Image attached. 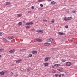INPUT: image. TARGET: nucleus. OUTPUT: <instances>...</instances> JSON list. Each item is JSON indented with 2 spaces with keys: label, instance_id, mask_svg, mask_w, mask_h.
Listing matches in <instances>:
<instances>
[{
  "label": "nucleus",
  "instance_id": "f257e3e1",
  "mask_svg": "<svg viewBox=\"0 0 77 77\" xmlns=\"http://www.w3.org/2000/svg\"><path fill=\"white\" fill-rule=\"evenodd\" d=\"M50 45V44L48 43H45L44 44V45L45 46H48V45Z\"/></svg>",
  "mask_w": 77,
  "mask_h": 77
},
{
  "label": "nucleus",
  "instance_id": "f03ea898",
  "mask_svg": "<svg viewBox=\"0 0 77 77\" xmlns=\"http://www.w3.org/2000/svg\"><path fill=\"white\" fill-rule=\"evenodd\" d=\"M53 41V39L52 38L49 39L47 40V42H52V41Z\"/></svg>",
  "mask_w": 77,
  "mask_h": 77
},
{
  "label": "nucleus",
  "instance_id": "7ed1b4c3",
  "mask_svg": "<svg viewBox=\"0 0 77 77\" xmlns=\"http://www.w3.org/2000/svg\"><path fill=\"white\" fill-rule=\"evenodd\" d=\"M37 32L39 33H43V31L42 30H39Z\"/></svg>",
  "mask_w": 77,
  "mask_h": 77
},
{
  "label": "nucleus",
  "instance_id": "20e7f679",
  "mask_svg": "<svg viewBox=\"0 0 77 77\" xmlns=\"http://www.w3.org/2000/svg\"><path fill=\"white\" fill-rule=\"evenodd\" d=\"M58 35H65V33L59 32H58Z\"/></svg>",
  "mask_w": 77,
  "mask_h": 77
},
{
  "label": "nucleus",
  "instance_id": "39448f33",
  "mask_svg": "<svg viewBox=\"0 0 77 77\" xmlns=\"http://www.w3.org/2000/svg\"><path fill=\"white\" fill-rule=\"evenodd\" d=\"M13 38H14V36H11L10 37H8L7 39H13Z\"/></svg>",
  "mask_w": 77,
  "mask_h": 77
},
{
  "label": "nucleus",
  "instance_id": "423d86ee",
  "mask_svg": "<svg viewBox=\"0 0 77 77\" xmlns=\"http://www.w3.org/2000/svg\"><path fill=\"white\" fill-rule=\"evenodd\" d=\"M37 41L38 42H42V40L41 39H40L39 38H37Z\"/></svg>",
  "mask_w": 77,
  "mask_h": 77
},
{
  "label": "nucleus",
  "instance_id": "0eeeda50",
  "mask_svg": "<svg viewBox=\"0 0 77 77\" xmlns=\"http://www.w3.org/2000/svg\"><path fill=\"white\" fill-rule=\"evenodd\" d=\"M15 51V49H13V50L10 51H9V52H10V53H14V52Z\"/></svg>",
  "mask_w": 77,
  "mask_h": 77
},
{
  "label": "nucleus",
  "instance_id": "6e6552de",
  "mask_svg": "<svg viewBox=\"0 0 77 77\" xmlns=\"http://www.w3.org/2000/svg\"><path fill=\"white\" fill-rule=\"evenodd\" d=\"M48 59H49V58H48V57H47L44 60L45 62H47V61L48 60Z\"/></svg>",
  "mask_w": 77,
  "mask_h": 77
},
{
  "label": "nucleus",
  "instance_id": "1a4fd4ad",
  "mask_svg": "<svg viewBox=\"0 0 77 77\" xmlns=\"http://www.w3.org/2000/svg\"><path fill=\"white\" fill-rule=\"evenodd\" d=\"M32 53H33L34 54H37V51H32Z\"/></svg>",
  "mask_w": 77,
  "mask_h": 77
},
{
  "label": "nucleus",
  "instance_id": "9d476101",
  "mask_svg": "<svg viewBox=\"0 0 77 77\" xmlns=\"http://www.w3.org/2000/svg\"><path fill=\"white\" fill-rule=\"evenodd\" d=\"M21 62V60H17L16 61V63H20Z\"/></svg>",
  "mask_w": 77,
  "mask_h": 77
},
{
  "label": "nucleus",
  "instance_id": "9b49d317",
  "mask_svg": "<svg viewBox=\"0 0 77 77\" xmlns=\"http://www.w3.org/2000/svg\"><path fill=\"white\" fill-rule=\"evenodd\" d=\"M55 4L56 2L54 1H52L51 2V4H52V5H54Z\"/></svg>",
  "mask_w": 77,
  "mask_h": 77
},
{
  "label": "nucleus",
  "instance_id": "f8f14e48",
  "mask_svg": "<svg viewBox=\"0 0 77 77\" xmlns=\"http://www.w3.org/2000/svg\"><path fill=\"white\" fill-rule=\"evenodd\" d=\"M72 18L71 17H68V20H72Z\"/></svg>",
  "mask_w": 77,
  "mask_h": 77
},
{
  "label": "nucleus",
  "instance_id": "ddd939ff",
  "mask_svg": "<svg viewBox=\"0 0 77 77\" xmlns=\"http://www.w3.org/2000/svg\"><path fill=\"white\" fill-rule=\"evenodd\" d=\"M30 25L27 26H25V28L26 29H29V28H30Z\"/></svg>",
  "mask_w": 77,
  "mask_h": 77
},
{
  "label": "nucleus",
  "instance_id": "4468645a",
  "mask_svg": "<svg viewBox=\"0 0 77 77\" xmlns=\"http://www.w3.org/2000/svg\"><path fill=\"white\" fill-rule=\"evenodd\" d=\"M18 24L19 26H21L22 24H23V23L21 22H19L18 23Z\"/></svg>",
  "mask_w": 77,
  "mask_h": 77
},
{
  "label": "nucleus",
  "instance_id": "2eb2a0df",
  "mask_svg": "<svg viewBox=\"0 0 77 77\" xmlns=\"http://www.w3.org/2000/svg\"><path fill=\"white\" fill-rule=\"evenodd\" d=\"M0 74L1 75H3V74H5V72H0Z\"/></svg>",
  "mask_w": 77,
  "mask_h": 77
},
{
  "label": "nucleus",
  "instance_id": "dca6fc26",
  "mask_svg": "<svg viewBox=\"0 0 77 77\" xmlns=\"http://www.w3.org/2000/svg\"><path fill=\"white\" fill-rule=\"evenodd\" d=\"M4 51V49H0V52H3Z\"/></svg>",
  "mask_w": 77,
  "mask_h": 77
},
{
  "label": "nucleus",
  "instance_id": "f3484780",
  "mask_svg": "<svg viewBox=\"0 0 77 77\" xmlns=\"http://www.w3.org/2000/svg\"><path fill=\"white\" fill-rule=\"evenodd\" d=\"M44 65H45V66H47L48 65V63H45L44 64Z\"/></svg>",
  "mask_w": 77,
  "mask_h": 77
},
{
  "label": "nucleus",
  "instance_id": "a211bd4d",
  "mask_svg": "<svg viewBox=\"0 0 77 77\" xmlns=\"http://www.w3.org/2000/svg\"><path fill=\"white\" fill-rule=\"evenodd\" d=\"M54 66H59L60 65L57 64H54Z\"/></svg>",
  "mask_w": 77,
  "mask_h": 77
},
{
  "label": "nucleus",
  "instance_id": "6ab92c4d",
  "mask_svg": "<svg viewBox=\"0 0 77 77\" xmlns=\"http://www.w3.org/2000/svg\"><path fill=\"white\" fill-rule=\"evenodd\" d=\"M71 65V63L70 62H68V66Z\"/></svg>",
  "mask_w": 77,
  "mask_h": 77
},
{
  "label": "nucleus",
  "instance_id": "aec40b11",
  "mask_svg": "<svg viewBox=\"0 0 77 77\" xmlns=\"http://www.w3.org/2000/svg\"><path fill=\"white\" fill-rule=\"evenodd\" d=\"M31 71V69L30 68H28L27 70L28 72H29V71Z\"/></svg>",
  "mask_w": 77,
  "mask_h": 77
},
{
  "label": "nucleus",
  "instance_id": "412c9836",
  "mask_svg": "<svg viewBox=\"0 0 77 77\" xmlns=\"http://www.w3.org/2000/svg\"><path fill=\"white\" fill-rule=\"evenodd\" d=\"M32 56V55L31 54H29L28 55V57H31Z\"/></svg>",
  "mask_w": 77,
  "mask_h": 77
},
{
  "label": "nucleus",
  "instance_id": "4be33fe9",
  "mask_svg": "<svg viewBox=\"0 0 77 77\" xmlns=\"http://www.w3.org/2000/svg\"><path fill=\"white\" fill-rule=\"evenodd\" d=\"M6 4L7 5H9V4H10V2H7L6 3Z\"/></svg>",
  "mask_w": 77,
  "mask_h": 77
},
{
  "label": "nucleus",
  "instance_id": "5701e85b",
  "mask_svg": "<svg viewBox=\"0 0 77 77\" xmlns=\"http://www.w3.org/2000/svg\"><path fill=\"white\" fill-rule=\"evenodd\" d=\"M52 72L53 73H56V70H54L52 71Z\"/></svg>",
  "mask_w": 77,
  "mask_h": 77
},
{
  "label": "nucleus",
  "instance_id": "b1692460",
  "mask_svg": "<svg viewBox=\"0 0 77 77\" xmlns=\"http://www.w3.org/2000/svg\"><path fill=\"white\" fill-rule=\"evenodd\" d=\"M30 25H32V24H33V23L32 22H29Z\"/></svg>",
  "mask_w": 77,
  "mask_h": 77
},
{
  "label": "nucleus",
  "instance_id": "393cba45",
  "mask_svg": "<svg viewBox=\"0 0 77 77\" xmlns=\"http://www.w3.org/2000/svg\"><path fill=\"white\" fill-rule=\"evenodd\" d=\"M55 77H58V76H59V74H56L55 75Z\"/></svg>",
  "mask_w": 77,
  "mask_h": 77
},
{
  "label": "nucleus",
  "instance_id": "a878e982",
  "mask_svg": "<svg viewBox=\"0 0 77 77\" xmlns=\"http://www.w3.org/2000/svg\"><path fill=\"white\" fill-rule=\"evenodd\" d=\"M3 40L4 41H5V42H7V40L5 38H3Z\"/></svg>",
  "mask_w": 77,
  "mask_h": 77
},
{
  "label": "nucleus",
  "instance_id": "bb28decb",
  "mask_svg": "<svg viewBox=\"0 0 77 77\" xmlns=\"http://www.w3.org/2000/svg\"><path fill=\"white\" fill-rule=\"evenodd\" d=\"M21 15H22V14H18L17 17H21Z\"/></svg>",
  "mask_w": 77,
  "mask_h": 77
},
{
  "label": "nucleus",
  "instance_id": "cd10ccee",
  "mask_svg": "<svg viewBox=\"0 0 77 77\" xmlns=\"http://www.w3.org/2000/svg\"><path fill=\"white\" fill-rule=\"evenodd\" d=\"M72 12L73 13H75L77 12V11H76V10H74Z\"/></svg>",
  "mask_w": 77,
  "mask_h": 77
},
{
  "label": "nucleus",
  "instance_id": "c85d7f7f",
  "mask_svg": "<svg viewBox=\"0 0 77 77\" xmlns=\"http://www.w3.org/2000/svg\"><path fill=\"white\" fill-rule=\"evenodd\" d=\"M25 25H30L29 23H26Z\"/></svg>",
  "mask_w": 77,
  "mask_h": 77
},
{
  "label": "nucleus",
  "instance_id": "c756f323",
  "mask_svg": "<svg viewBox=\"0 0 77 77\" xmlns=\"http://www.w3.org/2000/svg\"><path fill=\"white\" fill-rule=\"evenodd\" d=\"M14 76L15 77H18V75L17 73L16 75H14Z\"/></svg>",
  "mask_w": 77,
  "mask_h": 77
},
{
  "label": "nucleus",
  "instance_id": "7c9ffc66",
  "mask_svg": "<svg viewBox=\"0 0 77 77\" xmlns=\"http://www.w3.org/2000/svg\"><path fill=\"white\" fill-rule=\"evenodd\" d=\"M20 51H24V49H20Z\"/></svg>",
  "mask_w": 77,
  "mask_h": 77
},
{
  "label": "nucleus",
  "instance_id": "2f4dec72",
  "mask_svg": "<svg viewBox=\"0 0 77 77\" xmlns=\"http://www.w3.org/2000/svg\"><path fill=\"white\" fill-rule=\"evenodd\" d=\"M63 62H65V60L62 59L61 60Z\"/></svg>",
  "mask_w": 77,
  "mask_h": 77
},
{
  "label": "nucleus",
  "instance_id": "473e14b6",
  "mask_svg": "<svg viewBox=\"0 0 77 77\" xmlns=\"http://www.w3.org/2000/svg\"><path fill=\"white\" fill-rule=\"evenodd\" d=\"M40 6L41 7H43V6H44V5L42 4H40Z\"/></svg>",
  "mask_w": 77,
  "mask_h": 77
},
{
  "label": "nucleus",
  "instance_id": "72a5a7b5",
  "mask_svg": "<svg viewBox=\"0 0 77 77\" xmlns=\"http://www.w3.org/2000/svg\"><path fill=\"white\" fill-rule=\"evenodd\" d=\"M37 40H38V38H37L36 39H34V42H36V41H37Z\"/></svg>",
  "mask_w": 77,
  "mask_h": 77
},
{
  "label": "nucleus",
  "instance_id": "f704fd0d",
  "mask_svg": "<svg viewBox=\"0 0 77 77\" xmlns=\"http://www.w3.org/2000/svg\"><path fill=\"white\" fill-rule=\"evenodd\" d=\"M64 20L65 21H68V18H66V17L64 18Z\"/></svg>",
  "mask_w": 77,
  "mask_h": 77
},
{
  "label": "nucleus",
  "instance_id": "c9c22d12",
  "mask_svg": "<svg viewBox=\"0 0 77 77\" xmlns=\"http://www.w3.org/2000/svg\"><path fill=\"white\" fill-rule=\"evenodd\" d=\"M45 0H39L38 2H42V1H44Z\"/></svg>",
  "mask_w": 77,
  "mask_h": 77
},
{
  "label": "nucleus",
  "instance_id": "e433bc0d",
  "mask_svg": "<svg viewBox=\"0 0 77 77\" xmlns=\"http://www.w3.org/2000/svg\"><path fill=\"white\" fill-rule=\"evenodd\" d=\"M51 23H54V20H53L51 21Z\"/></svg>",
  "mask_w": 77,
  "mask_h": 77
},
{
  "label": "nucleus",
  "instance_id": "4c0bfd02",
  "mask_svg": "<svg viewBox=\"0 0 77 77\" xmlns=\"http://www.w3.org/2000/svg\"><path fill=\"white\" fill-rule=\"evenodd\" d=\"M60 70L61 71H63V68H61L60 69Z\"/></svg>",
  "mask_w": 77,
  "mask_h": 77
},
{
  "label": "nucleus",
  "instance_id": "58836bf2",
  "mask_svg": "<svg viewBox=\"0 0 77 77\" xmlns=\"http://www.w3.org/2000/svg\"><path fill=\"white\" fill-rule=\"evenodd\" d=\"M47 21V20H46V19H44L43 20V21H45V22H46V21Z\"/></svg>",
  "mask_w": 77,
  "mask_h": 77
},
{
  "label": "nucleus",
  "instance_id": "ea45409f",
  "mask_svg": "<svg viewBox=\"0 0 77 77\" xmlns=\"http://www.w3.org/2000/svg\"><path fill=\"white\" fill-rule=\"evenodd\" d=\"M62 75V74H60L59 75H58L59 77H61V76Z\"/></svg>",
  "mask_w": 77,
  "mask_h": 77
},
{
  "label": "nucleus",
  "instance_id": "a19ab883",
  "mask_svg": "<svg viewBox=\"0 0 77 77\" xmlns=\"http://www.w3.org/2000/svg\"><path fill=\"white\" fill-rule=\"evenodd\" d=\"M31 8L32 9H34V8H35V7H34V6H32L31 7Z\"/></svg>",
  "mask_w": 77,
  "mask_h": 77
},
{
  "label": "nucleus",
  "instance_id": "79ce46f5",
  "mask_svg": "<svg viewBox=\"0 0 77 77\" xmlns=\"http://www.w3.org/2000/svg\"><path fill=\"white\" fill-rule=\"evenodd\" d=\"M65 28H68V25H66L65 26Z\"/></svg>",
  "mask_w": 77,
  "mask_h": 77
},
{
  "label": "nucleus",
  "instance_id": "37998d69",
  "mask_svg": "<svg viewBox=\"0 0 77 77\" xmlns=\"http://www.w3.org/2000/svg\"><path fill=\"white\" fill-rule=\"evenodd\" d=\"M2 33L0 32V36H2Z\"/></svg>",
  "mask_w": 77,
  "mask_h": 77
},
{
  "label": "nucleus",
  "instance_id": "c03bdc74",
  "mask_svg": "<svg viewBox=\"0 0 77 77\" xmlns=\"http://www.w3.org/2000/svg\"><path fill=\"white\" fill-rule=\"evenodd\" d=\"M34 30H35V29H32L31 31H34Z\"/></svg>",
  "mask_w": 77,
  "mask_h": 77
},
{
  "label": "nucleus",
  "instance_id": "a18cd8bd",
  "mask_svg": "<svg viewBox=\"0 0 77 77\" xmlns=\"http://www.w3.org/2000/svg\"><path fill=\"white\" fill-rule=\"evenodd\" d=\"M23 24H24V23H26V22H25V21H23Z\"/></svg>",
  "mask_w": 77,
  "mask_h": 77
},
{
  "label": "nucleus",
  "instance_id": "49530a36",
  "mask_svg": "<svg viewBox=\"0 0 77 77\" xmlns=\"http://www.w3.org/2000/svg\"><path fill=\"white\" fill-rule=\"evenodd\" d=\"M55 67L54 66H52V68H54Z\"/></svg>",
  "mask_w": 77,
  "mask_h": 77
},
{
  "label": "nucleus",
  "instance_id": "de8ad7c7",
  "mask_svg": "<svg viewBox=\"0 0 77 77\" xmlns=\"http://www.w3.org/2000/svg\"><path fill=\"white\" fill-rule=\"evenodd\" d=\"M66 65L67 66H68V62H67L66 63Z\"/></svg>",
  "mask_w": 77,
  "mask_h": 77
},
{
  "label": "nucleus",
  "instance_id": "09e8293b",
  "mask_svg": "<svg viewBox=\"0 0 77 77\" xmlns=\"http://www.w3.org/2000/svg\"><path fill=\"white\" fill-rule=\"evenodd\" d=\"M54 50H56V48H54Z\"/></svg>",
  "mask_w": 77,
  "mask_h": 77
},
{
  "label": "nucleus",
  "instance_id": "8fccbe9b",
  "mask_svg": "<svg viewBox=\"0 0 77 77\" xmlns=\"http://www.w3.org/2000/svg\"><path fill=\"white\" fill-rule=\"evenodd\" d=\"M64 75H64V74H62V76H64Z\"/></svg>",
  "mask_w": 77,
  "mask_h": 77
},
{
  "label": "nucleus",
  "instance_id": "3c124183",
  "mask_svg": "<svg viewBox=\"0 0 77 77\" xmlns=\"http://www.w3.org/2000/svg\"><path fill=\"white\" fill-rule=\"evenodd\" d=\"M11 66H14V64H12L11 65Z\"/></svg>",
  "mask_w": 77,
  "mask_h": 77
},
{
  "label": "nucleus",
  "instance_id": "603ef678",
  "mask_svg": "<svg viewBox=\"0 0 77 77\" xmlns=\"http://www.w3.org/2000/svg\"><path fill=\"white\" fill-rule=\"evenodd\" d=\"M28 13L29 12V13H30V12H31V11H28Z\"/></svg>",
  "mask_w": 77,
  "mask_h": 77
},
{
  "label": "nucleus",
  "instance_id": "864d4df0",
  "mask_svg": "<svg viewBox=\"0 0 77 77\" xmlns=\"http://www.w3.org/2000/svg\"><path fill=\"white\" fill-rule=\"evenodd\" d=\"M48 1H51V0H47Z\"/></svg>",
  "mask_w": 77,
  "mask_h": 77
},
{
  "label": "nucleus",
  "instance_id": "5fc2aeb1",
  "mask_svg": "<svg viewBox=\"0 0 77 77\" xmlns=\"http://www.w3.org/2000/svg\"><path fill=\"white\" fill-rule=\"evenodd\" d=\"M0 57H1V55H0Z\"/></svg>",
  "mask_w": 77,
  "mask_h": 77
},
{
  "label": "nucleus",
  "instance_id": "6e6d98bb",
  "mask_svg": "<svg viewBox=\"0 0 77 77\" xmlns=\"http://www.w3.org/2000/svg\"><path fill=\"white\" fill-rule=\"evenodd\" d=\"M76 44H77V42H76Z\"/></svg>",
  "mask_w": 77,
  "mask_h": 77
},
{
  "label": "nucleus",
  "instance_id": "4d7b16f0",
  "mask_svg": "<svg viewBox=\"0 0 77 77\" xmlns=\"http://www.w3.org/2000/svg\"><path fill=\"white\" fill-rule=\"evenodd\" d=\"M43 15H42V16H43Z\"/></svg>",
  "mask_w": 77,
  "mask_h": 77
}]
</instances>
